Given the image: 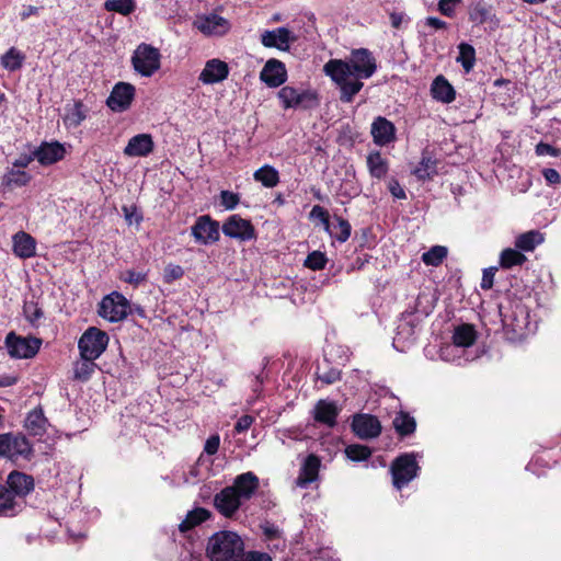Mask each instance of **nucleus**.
Instances as JSON below:
<instances>
[{
  "label": "nucleus",
  "mask_w": 561,
  "mask_h": 561,
  "mask_svg": "<svg viewBox=\"0 0 561 561\" xmlns=\"http://www.w3.org/2000/svg\"><path fill=\"white\" fill-rule=\"evenodd\" d=\"M377 70L376 59L366 48L354 49L350 59H330L323 67V71L340 88V100L344 103L353 101L362 90V79L370 78Z\"/></svg>",
  "instance_id": "nucleus-1"
},
{
  "label": "nucleus",
  "mask_w": 561,
  "mask_h": 561,
  "mask_svg": "<svg viewBox=\"0 0 561 561\" xmlns=\"http://www.w3.org/2000/svg\"><path fill=\"white\" fill-rule=\"evenodd\" d=\"M243 551V541L237 533L221 530L208 539L207 556L210 561H239Z\"/></svg>",
  "instance_id": "nucleus-2"
},
{
  "label": "nucleus",
  "mask_w": 561,
  "mask_h": 561,
  "mask_svg": "<svg viewBox=\"0 0 561 561\" xmlns=\"http://www.w3.org/2000/svg\"><path fill=\"white\" fill-rule=\"evenodd\" d=\"M0 456L11 460H30L33 456V448L25 436L21 434H0Z\"/></svg>",
  "instance_id": "nucleus-3"
},
{
  "label": "nucleus",
  "mask_w": 561,
  "mask_h": 561,
  "mask_svg": "<svg viewBox=\"0 0 561 561\" xmlns=\"http://www.w3.org/2000/svg\"><path fill=\"white\" fill-rule=\"evenodd\" d=\"M161 55L158 48L140 44L131 57L134 69L144 77H151L160 68Z\"/></svg>",
  "instance_id": "nucleus-4"
},
{
  "label": "nucleus",
  "mask_w": 561,
  "mask_h": 561,
  "mask_svg": "<svg viewBox=\"0 0 561 561\" xmlns=\"http://www.w3.org/2000/svg\"><path fill=\"white\" fill-rule=\"evenodd\" d=\"M108 336L98 328H89L80 337L78 347L81 358L96 359L105 351Z\"/></svg>",
  "instance_id": "nucleus-5"
},
{
  "label": "nucleus",
  "mask_w": 561,
  "mask_h": 561,
  "mask_svg": "<svg viewBox=\"0 0 561 561\" xmlns=\"http://www.w3.org/2000/svg\"><path fill=\"white\" fill-rule=\"evenodd\" d=\"M419 469L414 455L404 454L397 457L391 465L393 485L400 490L417 476Z\"/></svg>",
  "instance_id": "nucleus-6"
},
{
  "label": "nucleus",
  "mask_w": 561,
  "mask_h": 561,
  "mask_svg": "<svg viewBox=\"0 0 561 561\" xmlns=\"http://www.w3.org/2000/svg\"><path fill=\"white\" fill-rule=\"evenodd\" d=\"M128 310V300L122 294L114 291L103 298L99 314L111 322H118L127 317Z\"/></svg>",
  "instance_id": "nucleus-7"
},
{
  "label": "nucleus",
  "mask_w": 561,
  "mask_h": 561,
  "mask_svg": "<svg viewBox=\"0 0 561 561\" xmlns=\"http://www.w3.org/2000/svg\"><path fill=\"white\" fill-rule=\"evenodd\" d=\"M42 340L33 336L22 337L10 332L5 337V345L10 356L15 358H31L37 354Z\"/></svg>",
  "instance_id": "nucleus-8"
},
{
  "label": "nucleus",
  "mask_w": 561,
  "mask_h": 561,
  "mask_svg": "<svg viewBox=\"0 0 561 561\" xmlns=\"http://www.w3.org/2000/svg\"><path fill=\"white\" fill-rule=\"evenodd\" d=\"M193 26L205 36H224L230 31L231 24L221 15L206 13L197 15Z\"/></svg>",
  "instance_id": "nucleus-9"
},
{
  "label": "nucleus",
  "mask_w": 561,
  "mask_h": 561,
  "mask_svg": "<svg viewBox=\"0 0 561 561\" xmlns=\"http://www.w3.org/2000/svg\"><path fill=\"white\" fill-rule=\"evenodd\" d=\"M191 230L192 236L198 243L210 244L219 240V224L208 215L198 217Z\"/></svg>",
  "instance_id": "nucleus-10"
},
{
  "label": "nucleus",
  "mask_w": 561,
  "mask_h": 561,
  "mask_svg": "<svg viewBox=\"0 0 561 561\" xmlns=\"http://www.w3.org/2000/svg\"><path fill=\"white\" fill-rule=\"evenodd\" d=\"M222 232L229 238L241 241H249L255 237V230L252 224L241 218L239 215H232L225 221Z\"/></svg>",
  "instance_id": "nucleus-11"
},
{
  "label": "nucleus",
  "mask_w": 561,
  "mask_h": 561,
  "mask_svg": "<svg viewBox=\"0 0 561 561\" xmlns=\"http://www.w3.org/2000/svg\"><path fill=\"white\" fill-rule=\"evenodd\" d=\"M242 501L236 494L234 488L226 486L214 496V506L225 517L232 518L241 506Z\"/></svg>",
  "instance_id": "nucleus-12"
},
{
  "label": "nucleus",
  "mask_w": 561,
  "mask_h": 561,
  "mask_svg": "<svg viewBox=\"0 0 561 561\" xmlns=\"http://www.w3.org/2000/svg\"><path fill=\"white\" fill-rule=\"evenodd\" d=\"M135 87L130 83L118 82L113 88L106 104L115 112L126 111L134 100Z\"/></svg>",
  "instance_id": "nucleus-13"
},
{
  "label": "nucleus",
  "mask_w": 561,
  "mask_h": 561,
  "mask_svg": "<svg viewBox=\"0 0 561 561\" xmlns=\"http://www.w3.org/2000/svg\"><path fill=\"white\" fill-rule=\"evenodd\" d=\"M354 433L362 439L377 437L381 432V424L376 416L369 414L355 415L352 422Z\"/></svg>",
  "instance_id": "nucleus-14"
},
{
  "label": "nucleus",
  "mask_w": 561,
  "mask_h": 561,
  "mask_svg": "<svg viewBox=\"0 0 561 561\" xmlns=\"http://www.w3.org/2000/svg\"><path fill=\"white\" fill-rule=\"evenodd\" d=\"M295 41L296 36L286 27L265 31L261 35V43L263 46L268 48L274 47L283 51L288 50L290 43Z\"/></svg>",
  "instance_id": "nucleus-15"
},
{
  "label": "nucleus",
  "mask_w": 561,
  "mask_h": 561,
  "mask_svg": "<svg viewBox=\"0 0 561 561\" xmlns=\"http://www.w3.org/2000/svg\"><path fill=\"white\" fill-rule=\"evenodd\" d=\"M7 488L13 495L14 500H20L26 496L34 489V480L20 471H12L7 478Z\"/></svg>",
  "instance_id": "nucleus-16"
},
{
  "label": "nucleus",
  "mask_w": 561,
  "mask_h": 561,
  "mask_svg": "<svg viewBox=\"0 0 561 561\" xmlns=\"http://www.w3.org/2000/svg\"><path fill=\"white\" fill-rule=\"evenodd\" d=\"M260 78L268 87H279L287 78L285 65L277 59L267 60L260 73Z\"/></svg>",
  "instance_id": "nucleus-17"
},
{
  "label": "nucleus",
  "mask_w": 561,
  "mask_h": 561,
  "mask_svg": "<svg viewBox=\"0 0 561 561\" xmlns=\"http://www.w3.org/2000/svg\"><path fill=\"white\" fill-rule=\"evenodd\" d=\"M469 19L478 25L489 24L492 30L499 26V20L495 16L493 7L483 1H479L470 5Z\"/></svg>",
  "instance_id": "nucleus-18"
},
{
  "label": "nucleus",
  "mask_w": 561,
  "mask_h": 561,
  "mask_svg": "<svg viewBox=\"0 0 561 561\" xmlns=\"http://www.w3.org/2000/svg\"><path fill=\"white\" fill-rule=\"evenodd\" d=\"M229 73L228 65L219 59H210L206 62L199 75V80L205 84H214L224 81Z\"/></svg>",
  "instance_id": "nucleus-19"
},
{
  "label": "nucleus",
  "mask_w": 561,
  "mask_h": 561,
  "mask_svg": "<svg viewBox=\"0 0 561 561\" xmlns=\"http://www.w3.org/2000/svg\"><path fill=\"white\" fill-rule=\"evenodd\" d=\"M259 485V478L253 472L248 471L237 476L230 488H234L236 494L241 501H247L253 496Z\"/></svg>",
  "instance_id": "nucleus-20"
},
{
  "label": "nucleus",
  "mask_w": 561,
  "mask_h": 561,
  "mask_svg": "<svg viewBox=\"0 0 561 561\" xmlns=\"http://www.w3.org/2000/svg\"><path fill=\"white\" fill-rule=\"evenodd\" d=\"M66 150L59 142H43L34 150L35 159L42 165H49L58 162L64 158Z\"/></svg>",
  "instance_id": "nucleus-21"
},
{
  "label": "nucleus",
  "mask_w": 561,
  "mask_h": 561,
  "mask_svg": "<svg viewBox=\"0 0 561 561\" xmlns=\"http://www.w3.org/2000/svg\"><path fill=\"white\" fill-rule=\"evenodd\" d=\"M371 135L375 144L385 146L396 138L394 125L385 117H377L371 124Z\"/></svg>",
  "instance_id": "nucleus-22"
},
{
  "label": "nucleus",
  "mask_w": 561,
  "mask_h": 561,
  "mask_svg": "<svg viewBox=\"0 0 561 561\" xmlns=\"http://www.w3.org/2000/svg\"><path fill=\"white\" fill-rule=\"evenodd\" d=\"M153 150V140L149 134H138L131 137L124 149L127 157H146Z\"/></svg>",
  "instance_id": "nucleus-23"
},
{
  "label": "nucleus",
  "mask_w": 561,
  "mask_h": 561,
  "mask_svg": "<svg viewBox=\"0 0 561 561\" xmlns=\"http://www.w3.org/2000/svg\"><path fill=\"white\" fill-rule=\"evenodd\" d=\"M278 98L285 108L307 106L306 102L311 101L313 95L308 91H299L293 87H284L278 92Z\"/></svg>",
  "instance_id": "nucleus-24"
},
{
  "label": "nucleus",
  "mask_w": 561,
  "mask_h": 561,
  "mask_svg": "<svg viewBox=\"0 0 561 561\" xmlns=\"http://www.w3.org/2000/svg\"><path fill=\"white\" fill-rule=\"evenodd\" d=\"M320 468V459L311 454L309 455L299 471V474L296 479V485L299 488H306L310 483L317 480Z\"/></svg>",
  "instance_id": "nucleus-25"
},
{
  "label": "nucleus",
  "mask_w": 561,
  "mask_h": 561,
  "mask_svg": "<svg viewBox=\"0 0 561 561\" xmlns=\"http://www.w3.org/2000/svg\"><path fill=\"white\" fill-rule=\"evenodd\" d=\"M337 414L339 410L335 403L327 400H319L313 409L314 420L330 427L335 425Z\"/></svg>",
  "instance_id": "nucleus-26"
},
{
  "label": "nucleus",
  "mask_w": 561,
  "mask_h": 561,
  "mask_svg": "<svg viewBox=\"0 0 561 561\" xmlns=\"http://www.w3.org/2000/svg\"><path fill=\"white\" fill-rule=\"evenodd\" d=\"M35 240L28 233L20 231L13 236V252L19 257H32L35 254Z\"/></svg>",
  "instance_id": "nucleus-27"
},
{
  "label": "nucleus",
  "mask_w": 561,
  "mask_h": 561,
  "mask_svg": "<svg viewBox=\"0 0 561 561\" xmlns=\"http://www.w3.org/2000/svg\"><path fill=\"white\" fill-rule=\"evenodd\" d=\"M432 95L435 100L443 103H451L456 98L453 85L444 76H437L431 87Z\"/></svg>",
  "instance_id": "nucleus-28"
},
{
  "label": "nucleus",
  "mask_w": 561,
  "mask_h": 561,
  "mask_svg": "<svg viewBox=\"0 0 561 561\" xmlns=\"http://www.w3.org/2000/svg\"><path fill=\"white\" fill-rule=\"evenodd\" d=\"M22 508V501L14 500L5 484H0V516H14Z\"/></svg>",
  "instance_id": "nucleus-29"
},
{
  "label": "nucleus",
  "mask_w": 561,
  "mask_h": 561,
  "mask_svg": "<svg viewBox=\"0 0 561 561\" xmlns=\"http://www.w3.org/2000/svg\"><path fill=\"white\" fill-rule=\"evenodd\" d=\"M47 420L42 409H34L28 412L24 427L33 436H42L46 432Z\"/></svg>",
  "instance_id": "nucleus-30"
},
{
  "label": "nucleus",
  "mask_w": 561,
  "mask_h": 561,
  "mask_svg": "<svg viewBox=\"0 0 561 561\" xmlns=\"http://www.w3.org/2000/svg\"><path fill=\"white\" fill-rule=\"evenodd\" d=\"M210 515V512L204 507L194 508L186 514L184 520L179 525V529L181 533H186L207 520Z\"/></svg>",
  "instance_id": "nucleus-31"
},
{
  "label": "nucleus",
  "mask_w": 561,
  "mask_h": 561,
  "mask_svg": "<svg viewBox=\"0 0 561 561\" xmlns=\"http://www.w3.org/2000/svg\"><path fill=\"white\" fill-rule=\"evenodd\" d=\"M87 113L88 110L82 102L77 101L71 107L67 108L64 123L69 128H76L87 118Z\"/></svg>",
  "instance_id": "nucleus-32"
},
{
  "label": "nucleus",
  "mask_w": 561,
  "mask_h": 561,
  "mask_svg": "<svg viewBox=\"0 0 561 561\" xmlns=\"http://www.w3.org/2000/svg\"><path fill=\"white\" fill-rule=\"evenodd\" d=\"M396 432L401 436L411 435L416 428V422L409 413L400 411L392 421Z\"/></svg>",
  "instance_id": "nucleus-33"
},
{
  "label": "nucleus",
  "mask_w": 561,
  "mask_h": 561,
  "mask_svg": "<svg viewBox=\"0 0 561 561\" xmlns=\"http://www.w3.org/2000/svg\"><path fill=\"white\" fill-rule=\"evenodd\" d=\"M453 340L457 346L469 347L476 341V331L470 324H461L455 329Z\"/></svg>",
  "instance_id": "nucleus-34"
},
{
  "label": "nucleus",
  "mask_w": 561,
  "mask_h": 561,
  "mask_svg": "<svg viewBox=\"0 0 561 561\" xmlns=\"http://www.w3.org/2000/svg\"><path fill=\"white\" fill-rule=\"evenodd\" d=\"M255 181L261 182L265 187H274L279 182V175L275 168L265 164L253 174Z\"/></svg>",
  "instance_id": "nucleus-35"
},
{
  "label": "nucleus",
  "mask_w": 561,
  "mask_h": 561,
  "mask_svg": "<svg viewBox=\"0 0 561 561\" xmlns=\"http://www.w3.org/2000/svg\"><path fill=\"white\" fill-rule=\"evenodd\" d=\"M30 181L31 175L28 173L12 169L2 178V185L9 190H13L14 187L25 186Z\"/></svg>",
  "instance_id": "nucleus-36"
},
{
  "label": "nucleus",
  "mask_w": 561,
  "mask_h": 561,
  "mask_svg": "<svg viewBox=\"0 0 561 561\" xmlns=\"http://www.w3.org/2000/svg\"><path fill=\"white\" fill-rule=\"evenodd\" d=\"M367 165L370 175L377 179L383 178L388 172L387 161L381 157V154L378 151L368 154Z\"/></svg>",
  "instance_id": "nucleus-37"
},
{
  "label": "nucleus",
  "mask_w": 561,
  "mask_h": 561,
  "mask_svg": "<svg viewBox=\"0 0 561 561\" xmlns=\"http://www.w3.org/2000/svg\"><path fill=\"white\" fill-rule=\"evenodd\" d=\"M527 257L515 249H504L500 255V266L502 268H511L516 265H522L526 262Z\"/></svg>",
  "instance_id": "nucleus-38"
},
{
  "label": "nucleus",
  "mask_w": 561,
  "mask_h": 561,
  "mask_svg": "<svg viewBox=\"0 0 561 561\" xmlns=\"http://www.w3.org/2000/svg\"><path fill=\"white\" fill-rule=\"evenodd\" d=\"M436 173V161L425 154L422 157L419 165L413 170V174L422 181L432 179Z\"/></svg>",
  "instance_id": "nucleus-39"
},
{
  "label": "nucleus",
  "mask_w": 561,
  "mask_h": 561,
  "mask_svg": "<svg viewBox=\"0 0 561 561\" xmlns=\"http://www.w3.org/2000/svg\"><path fill=\"white\" fill-rule=\"evenodd\" d=\"M448 250L444 245H434L422 254V261L428 266H438L447 257Z\"/></svg>",
  "instance_id": "nucleus-40"
},
{
  "label": "nucleus",
  "mask_w": 561,
  "mask_h": 561,
  "mask_svg": "<svg viewBox=\"0 0 561 561\" xmlns=\"http://www.w3.org/2000/svg\"><path fill=\"white\" fill-rule=\"evenodd\" d=\"M542 240L541 233L531 230L518 236L515 241V247L523 251H533Z\"/></svg>",
  "instance_id": "nucleus-41"
},
{
  "label": "nucleus",
  "mask_w": 561,
  "mask_h": 561,
  "mask_svg": "<svg viewBox=\"0 0 561 561\" xmlns=\"http://www.w3.org/2000/svg\"><path fill=\"white\" fill-rule=\"evenodd\" d=\"M94 360L95 359L81 358V360L77 362L73 367L75 379L88 381L96 368Z\"/></svg>",
  "instance_id": "nucleus-42"
},
{
  "label": "nucleus",
  "mask_w": 561,
  "mask_h": 561,
  "mask_svg": "<svg viewBox=\"0 0 561 561\" xmlns=\"http://www.w3.org/2000/svg\"><path fill=\"white\" fill-rule=\"evenodd\" d=\"M459 56L457 58V61H459L463 69L469 72L473 66H474V61H476V50L474 48L467 44V43H461L459 46Z\"/></svg>",
  "instance_id": "nucleus-43"
},
{
  "label": "nucleus",
  "mask_w": 561,
  "mask_h": 561,
  "mask_svg": "<svg viewBox=\"0 0 561 561\" xmlns=\"http://www.w3.org/2000/svg\"><path fill=\"white\" fill-rule=\"evenodd\" d=\"M104 8L107 11L116 12L122 15H128L135 11L136 4L134 0H106Z\"/></svg>",
  "instance_id": "nucleus-44"
},
{
  "label": "nucleus",
  "mask_w": 561,
  "mask_h": 561,
  "mask_svg": "<svg viewBox=\"0 0 561 561\" xmlns=\"http://www.w3.org/2000/svg\"><path fill=\"white\" fill-rule=\"evenodd\" d=\"M23 59L24 56L12 47L2 56L1 64L5 69L15 71L22 67Z\"/></svg>",
  "instance_id": "nucleus-45"
},
{
  "label": "nucleus",
  "mask_w": 561,
  "mask_h": 561,
  "mask_svg": "<svg viewBox=\"0 0 561 561\" xmlns=\"http://www.w3.org/2000/svg\"><path fill=\"white\" fill-rule=\"evenodd\" d=\"M336 221L337 224L332 229L330 228L328 232L337 241L345 242L351 236L352 227L346 219L341 217H337Z\"/></svg>",
  "instance_id": "nucleus-46"
},
{
  "label": "nucleus",
  "mask_w": 561,
  "mask_h": 561,
  "mask_svg": "<svg viewBox=\"0 0 561 561\" xmlns=\"http://www.w3.org/2000/svg\"><path fill=\"white\" fill-rule=\"evenodd\" d=\"M345 454L353 461H362L366 460L371 455V451L364 445H350L346 447Z\"/></svg>",
  "instance_id": "nucleus-47"
},
{
  "label": "nucleus",
  "mask_w": 561,
  "mask_h": 561,
  "mask_svg": "<svg viewBox=\"0 0 561 561\" xmlns=\"http://www.w3.org/2000/svg\"><path fill=\"white\" fill-rule=\"evenodd\" d=\"M325 264H327V257L320 251L311 252L305 260V266L310 270H313V271H319V270L324 268Z\"/></svg>",
  "instance_id": "nucleus-48"
},
{
  "label": "nucleus",
  "mask_w": 561,
  "mask_h": 561,
  "mask_svg": "<svg viewBox=\"0 0 561 561\" xmlns=\"http://www.w3.org/2000/svg\"><path fill=\"white\" fill-rule=\"evenodd\" d=\"M23 311L26 320L30 321L33 325H36L37 322L44 317L42 308L32 301L25 302Z\"/></svg>",
  "instance_id": "nucleus-49"
},
{
  "label": "nucleus",
  "mask_w": 561,
  "mask_h": 561,
  "mask_svg": "<svg viewBox=\"0 0 561 561\" xmlns=\"http://www.w3.org/2000/svg\"><path fill=\"white\" fill-rule=\"evenodd\" d=\"M121 279L136 287L147 279V273L127 270L121 274Z\"/></svg>",
  "instance_id": "nucleus-50"
},
{
  "label": "nucleus",
  "mask_w": 561,
  "mask_h": 561,
  "mask_svg": "<svg viewBox=\"0 0 561 561\" xmlns=\"http://www.w3.org/2000/svg\"><path fill=\"white\" fill-rule=\"evenodd\" d=\"M220 199L226 209H233L240 201L239 195L230 191H221Z\"/></svg>",
  "instance_id": "nucleus-51"
},
{
  "label": "nucleus",
  "mask_w": 561,
  "mask_h": 561,
  "mask_svg": "<svg viewBox=\"0 0 561 561\" xmlns=\"http://www.w3.org/2000/svg\"><path fill=\"white\" fill-rule=\"evenodd\" d=\"M184 271L180 265H168L164 268V280L167 283H172L175 279H179L183 276Z\"/></svg>",
  "instance_id": "nucleus-52"
},
{
  "label": "nucleus",
  "mask_w": 561,
  "mask_h": 561,
  "mask_svg": "<svg viewBox=\"0 0 561 561\" xmlns=\"http://www.w3.org/2000/svg\"><path fill=\"white\" fill-rule=\"evenodd\" d=\"M310 216L320 219L325 231H330L329 214L322 206L314 205L311 209Z\"/></svg>",
  "instance_id": "nucleus-53"
},
{
  "label": "nucleus",
  "mask_w": 561,
  "mask_h": 561,
  "mask_svg": "<svg viewBox=\"0 0 561 561\" xmlns=\"http://www.w3.org/2000/svg\"><path fill=\"white\" fill-rule=\"evenodd\" d=\"M341 373L336 368H330L328 371L321 373L318 375V379L321 380L325 385H332L335 381L340 380Z\"/></svg>",
  "instance_id": "nucleus-54"
},
{
  "label": "nucleus",
  "mask_w": 561,
  "mask_h": 561,
  "mask_svg": "<svg viewBox=\"0 0 561 561\" xmlns=\"http://www.w3.org/2000/svg\"><path fill=\"white\" fill-rule=\"evenodd\" d=\"M497 271V267H489L483 271L482 280H481V288L482 289H490L493 286L494 283V275Z\"/></svg>",
  "instance_id": "nucleus-55"
},
{
  "label": "nucleus",
  "mask_w": 561,
  "mask_h": 561,
  "mask_svg": "<svg viewBox=\"0 0 561 561\" xmlns=\"http://www.w3.org/2000/svg\"><path fill=\"white\" fill-rule=\"evenodd\" d=\"M536 153L538 156H552V157H558L560 151L558 149H556L554 147H552L551 145L549 144H546V142H539L537 146H536Z\"/></svg>",
  "instance_id": "nucleus-56"
},
{
  "label": "nucleus",
  "mask_w": 561,
  "mask_h": 561,
  "mask_svg": "<svg viewBox=\"0 0 561 561\" xmlns=\"http://www.w3.org/2000/svg\"><path fill=\"white\" fill-rule=\"evenodd\" d=\"M459 2V0H439L438 10L442 14L446 16H451L454 14L455 5Z\"/></svg>",
  "instance_id": "nucleus-57"
},
{
  "label": "nucleus",
  "mask_w": 561,
  "mask_h": 561,
  "mask_svg": "<svg viewBox=\"0 0 561 561\" xmlns=\"http://www.w3.org/2000/svg\"><path fill=\"white\" fill-rule=\"evenodd\" d=\"M388 188L396 198L404 199L407 197L404 190L394 179L389 181Z\"/></svg>",
  "instance_id": "nucleus-58"
},
{
  "label": "nucleus",
  "mask_w": 561,
  "mask_h": 561,
  "mask_svg": "<svg viewBox=\"0 0 561 561\" xmlns=\"http://www.w3.org/2000/svg\"><path fill=\"white\" fill-rule=\"evenodd\" d=\"M220 444V438L218 435L210 436L205 444L204 450L208 455H214L217 453Z\"/></svg>",
  "instance_id": "nucleus-59"
},
{
  "label": "nucleus",
  "mask_w": 561,
  "mask_h": 561,
  "mask_svg": "<svg viewBox=\"0 0 561 561\" xmlns=\"http://www.w3.org/2000/svg\"><path fill=\"white\" fill-rule=\"evenodd\" d=\"M253 423V417L251 415H242L234 425V431L238 433H242L247 431L251 424Z\"/></svg>",
  "instance_id": "nucleus-60"
},
{
  "label": "nucleus",
  "mask_w": 561,
  "mask_h": 561,
  "mask_svg": "<svg viewBox=\"0 0 561 561\" xmlns=\"http://www.w3.org/2000/svg\"><path fill=\"white\" fill-rule=\"evenodd\" d=\"M262 529H263V534L265 535V537L267 539H274V538L280 537V529L273 524L266 523L262 526Z\"/></svg>",
  "instance_id": "nucleus-61"
},
{
  "label": "nucleus",
  "mask_w": 561,
  "mask_h": 561,
  "mask_svg": "<svg viewBox=\"0 0 561 561\" xmlns=\"http://www.w3.org/2000/svg\"><path fill=\"white\" fill-rule=\"evenodd\" d=\"M542 175L549 184H559L561 182V176L554 169H545Z\"/></svg>",
  "instance_id": "nucleus-62"
},
{
  "label": "nucleus",
  "mask_w": 561,
  "mask_h": 561,
  "mask_svg": "<svg viewBox=\"0 0 561 561\" xmlns=\"http://www.w3.org/2000/svg\"><path fill=\"white\" fill-rule=\"evenodd\" d=\"M241 561H272L268 554L261 552H249Z\"/></svg>",
  "instance_id": "nucleus-63"
},
{
  "label": "nucleus",
  "mask_w": 561,
  "mask_h": 561,
  "mask_svg": "<svg viewBox=\"0 0 561 561\" xmlns=\"http://www.w3.org/2000/svg\"><path fill=\"white\" fill-rule=\"evenodd\" d=\"M34 159V152L30 156H22L13 162V167L26 168Z\"/></svg>",
  "instance_id": "nucleus-64"
}]
</instances>
